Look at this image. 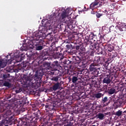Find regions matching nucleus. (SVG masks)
Segmentation results:
<instances>
[{"label":"nucleus","instance_id":"obj_1","mask_svg":"<svg viewBox=\"0 0 126 126\" xmlns=\"http://www.w3.org/2000/svg\"><path fill=\"white\" fill-rule=\"evenodd\" d=\"M33 39L29 40L27 42V47L30 49L35 48L36 51H41L44 48V41L40 39L43 37V32L41 31H36L33 34Z\"/></svg>","mask_w":126,"mask_h":126},{"label":"nucleus","instance_id":"obj_2","mask_svg":"<svg viewBox=\"0 0 126 126\" xmlns=\"http://www.w3.org/2000/svg\"><path fill=\"white\" fill-rule=\"evenodd\" d=\"M43 75H44L43 72H39L36 73L34 78L24 75L23 77V81L26 85H28L36 89L41 87L42 82L40 80L42 79Z\"/></svg>","mask_w":126,"mask_h":126},{"label":"nucleus","instance_id":"obj_3","mask_svg":"<svg viewBox=\"0 0 126 126\" xmlns=\"http://www.w3.org/2000/svg\"><path fill=\"white\" fill-rule=\"evenodd\" d=\"M33 114L35 115V117L33 118L32 114H27L22 118L21 121L23 123V125L26 126H30L32 123L35 125L37 124L39 120V118L37 117L38 114L33 113Z\"/></svg>","mask_w":126,"mask_h":126},{"label":"nucleus","instance_id":"obj_4","mask_svg":"<svg viewBox=\"0 0 126 126\" xmlns=\"http://www.w3.org/2000/svg\"><path fill=\"white\" fill-rule=\"evenodd\" d=\"M100 65L95 63H91L90 65L89 69L90 71H92V74L94 75V76L97 77L99 75V72H100Z\"/></svg>","mask_w":126,"mask_h":126},{"label":"nucleus","instance_id":"obj_5","mask_svg":"<svg viewBox=\"0 0 126 126\" xmlns=\"http://www.w3.org/2000/svg\"><path fill=\"white\" fill-rule=\"evenodd\" d=\"M90 44H91L90 45ZM84 45H85V46L90 45V50L91 51H96L99 49V45L96 43H91V42H90V38H89V37L88 36L85 37L84 41Z\"/></svg>","mask_w":126,"mask_h":126},{"label":"nucleus","instance_id":"obj_6","mask_svg":"<svg viewBox=\"0 0 126 126\" xmlns=\"http://www.w3.org/2000/svg\"><path fill=\"white\" fill-rule=\"evenodd\" d=\"M90 37L91 36L92 37H94V38H92V40H94L95 42L96 41V44L97 45H100V44H103V40H104V36L102 35H99L98 37L95 35H94V33L93 32H91L90 34L89 35Z\"/></svg>","mask_w":126,"mask_h":126},{"label":"nucleus","instance_id":"obj_7","mask_svg":"<svg viewBox=\"0 0 126 126\" xmlns=\"http://www.w3.org/2000/svg\"><path fill=\"white\" fill-rule=\"evenodd\" d=\"M4 60H5L0 61V67L3 68L5 66H6L7 63H11V62H12V59H11V55H7Z\"/></svg>","mask_w":126,"mask_h":126},{"label":"nucleus","instance_id":"obj_8","mask_svg":"<svg viewBox=\"0 0 126 126\" xmlns=\"http://www.w3.org/2000/svg\"><path fill=\"white\" fill-rule=\"evenodd\" d=\"M78 74L79 73L75 71L71 72L70 73V75L72 76L71 81L73 83L75 84L77 82V80H78Z\"/></svg>","mask_w":126,"mask_h":126},{"label":"nucleus","instance_id":"obj_9","mask_svg":"<svg viewBox=\"0 0 126 126\" xmlns=\"http://www.w3.org/2000/svg\"><path fill=\"white\" fill-rule=\"evenodd\" d=\"M116 28L117 30V33H118L120 35L124 34L126 31V27L122 25H120V24L116 27Z\"/></svg>","mask_w":126,"mask_h":126},{"label":"nucleus","instance_id":"obj_10","mask_svg":"<svg viewBox=\"0 0 126 126\" xmlns=\"http://www.w3.org/2000/svg\"><path fill=\"white\" fill-rule=\"evenodd\" d=\"M102 46L104 47V49L107 51V53L108 52H112V51H114V46L111 44H106L105 45H104V43L102 44Z\"/></svg>","mask_w":126,"mask_h":126},{"label":"nucleus","instance_id":"obj_11","mask_svg":"<svg viewBox=\"0 0 126 126\" xmlns=\"http://www.w3.org/2000/svg\"><path fill=\"white\" fill-rule=\"evenodd\" d=\"M53 58L54 59H60V61H61V60H63V54L61 52H56L53 54Z\"/></svg>","mask_w":126,"mask_h":126},{"label":"nucleus","instance_id":"obj_12","mask_svg":"<svg viewBox=\"0 0 126 126\" xmlns=\"http://www.w3.org/2000/svg\"><path fill=\"white\" fill-rule=\"evenodd\" d=\"M55 53V51L53 50H43V53H42V55H44V56H53L54 54Z\"/></svg>","mask_w":126,"mask_h":126},{"label":"nucleus","instance_id":"obj_13","mask_svg":"<svg viewBox=\"0 0 126 126\" xmlns=\"http://www.w3.org/2000/svg\"><path fill=\"white\" fill-rule=\"evenodd\" d=\"M64 22L66 23V24H67L68 28H69L70 30H72V23H73V21L68 18L66 20L64 21Z\"/></svg>","mask_w":126,"mask_h":126},{"label":"nucleus","instance_id":"obj_14","mask_svg":"<svg viewBox=\"0 0 126 126\" xmlns=\"http://www.w3.org/2000/svg\"><path fill=\"white\" fill-rule=\"evenodd\" d=\"M123 102L121 101V99H117L114 101L113 106L115 107V109H118L122 106Z\"/></svg>","mask_w":126,"mask_h":126},{"label":"nucleus","instance_id":"obj_15","mask_svg":"<svg viewBox=\"0 0 126 126\" xmlns=\"http://www.w3.org/2000/svg\"><path fill=\"white\" fill-rule=\"evenodd\" d=\"M111 78L110 75H107V77H105L103 80V83H105L106 84H110L111 83Z\"/></svg>","mask_w":126,"mask_h":126},{"label":"nucleus","instance_id":"obj_16","mask_svg":"<svg viewBox=\"0 0 126 126\" xmlns=\"http://www.w3.org/2000/svg\"><path fill=\"white\" fill-rule=\"evenodd\" d=\"M98 4H99L98 2H94L90 4V8L92 9V10H94V8H96V7Z\"/></svg>","mask_w":126,"mask_h":126},{"label":"nucleus","instance_id":"obj_17","mask_svg":"<svg viewBox=\"0 0 126 126\" xmlns=\"http://www.w3.org/2000/svg\"><path fill=\"white\" fill-rule=\"evenodd\" d=\"M107 93H108V94L112 95L114 94L115 92H116V89L114 88H108V89L107 90Z\"/></svg>","mask_w":126,"mask_h":126},{"label":"nucleus","instance_id":"obj_18","mask_svg":"<svg viewBox=\"0 0 126 126\" xmlns=\"http://www.w3.org/2000/svg\"><path fill=\"white\" fill-rule=\"evenodd\" d=\"M10 75L8 73H6L3 75V78L4 80H6V81L10 82L11 81V79L9 78Z\"/></svg>","mask_w":126,"mask_h":126},{"label":"nucleus","instance_id":"obj_19","mask_svg":"<svg viewBox=\"0 0 126 126\" xmlns=\"http://www.w3.org/2000/svg\"><path fill=\"white\" fill-rule=\"evenodd\" d=\"M66 17H67V12H66V11L64 10L62 12L61 18L62 20H63V19H64V18H66Z\"/></svg>","mask_w":126,"mask_h":126},{"label":"nucleus","instance_id":"obj_20","mask_svg":"<svg viewBox=\"0 0 126 126\" xmlns=\"http://www.w3.org/2000/svg\"><path fill=\"white\" fill-rule=\"evenodd\" d=\"M100 52H99V54L100 55H103V56H106V55H107V50H106V49H105V47H104V49H102V48H98L99 51H100Z\"/></svg>","mask_w":126,"mask_h":126},{"label":"nucleus","instance_id":"obj_21","mask_svg":"<svg viewBox=\"0 0 126 126\" xmlns=\"http://www.w3.org/2000/svg\"><path fill=\"white\" fill-rule=\"evenodd\" d=\"M42 26L44 27L45 28H50L51 27V23L49 22L48 21H47L45 22V23L44 24V23H42Z\"/></svg>","mask_w":126,"mask_h":126},{"label":"nucleus","instance_id":"obj_22","mask_svg":"<svg viewBox=\"0 0 126 126\" xmlns=\"http://www.w3.org/2000/svg\"><path fill=\"white\" fill-rule=\"evenodd\" d=\"M54 26L56 28H62V24L61 23V21H58V22H56L54 23Z\"/></svg>","mask_w":126,"mask_h":126},{"label":"nucleus","instance_id":"obj_23","mask_svg":"<svg viewBox=\"0 0 126 126\" xmlns=\"http://www.w3.org/2000/svg\"><path fill=\"white\" fill-rule=\"evenodd\" d=\"M79 65H80V66H82V67H86L87 65V62L86 61H81L79 63Z\"/></svg>","mask_w":126,"mask_h":126},{"label":"nucleus","instance_id":"obj_24","mask_svg":"<svg viewBox=\"0 0 126 126\" xmlns=\"http://www.w3.org/2000/svg\"><path fill=\"white\" fill-rule=\"evenodd\" d=\"M60 88V83H57L55 84L52 87L53 90H54V91H56V90H58Z\"/></svg>","mask_w":126,"mask_h":126},{"label":"nucleus","instance_id":"obj_25","mask_svg":"<svg viewBox=\"0 0 126 126\" xmlns=\"http://www.w3.org/2000/svg\"><path fill=\"white\" fill-rule=\"evenodd\" d=\"M67 122H68L69 125L71 126H73V124L75 123V121L73 120V118L72 117H70V120H68Z\"/></svg>","mask_w":126,"mask_h":126},{"label":"nucleus","instance_id":"obj_26","mask_svg":"<svg viewBox=\"0 0 126 126\" xmlns=\"http://www.w3.org/2000/svg\"><path fill=\"white\" fill-rule=\"evenodd\" d=\"M3 86L10 88V87H11V84L9 83V81H5V82L3 83Z\"/></svg>","mask_w":126,"mask_h":126},{"label":"nucleus","instance_id":"obj_27","mask_svg":"<svg viewBox=\"0 0 126 126\" xmlns=\"http://www.w3.org/2000/svg\"><path fill=\"white\" fill-rule=\"evenodd\" d=\"M96 117L97 119H99V120H104V115L102 113H98Z\"/></svg>","mask_w":126,"mask_h":126},{"label":"nucleus","instance_id":"obj_28","mask_svg":"<svg viewBox=\"0 0 126 126\" xmlns=\"http://www.w3.org/2000/svg\"><path fill=\"white\" fill-rule=\"evenodd\" d=\"M115 116H117V117H121V116L123 115V111L119 110L115 113Z\"/></svg>","mask_w":126,"mask_h":126},{"label":"nucleus","instance_id":"obj_29","mask_svg":"<svg viewBox=\"0 0 126 126\" xmlns=\"http://www.w3.org/2000/svg\"><path fill=\"white\" fill-rule=\"evenodd\" d=\"M53 65L55 67H60V63L58 61H54L53 63Z\"/></svg>","mask_w":126,"mask_h":126},{"label":"nucleus","instance_id":"obj_30","mask_svg":"<svg viewBox=\"0 0 126 126\" xmlns=\"http://www.w3.org/2000/svg\"><path fill=\"white\" fill-rule=\"evenodd\" d=\"M75 63H78L79 64V63L81 62V59L79 58V57H76L75 58Z\"/></svg>","mask_w":126,"mask_h":126},{"label":"nucleus","instance_id":"obj_31","mask_svg":"<svg viewBox=\"0 0 126 126\" xmlns=\"http://www.w3.org/2000/svg\"><path fill=\"white\" fill-rule=\"evenodd\" d=\"M95 98L97 99H99L102 97V94L101 93H97L94 94Z\"/></svg>","mask_w":126,"mask_h":126},{"label":"nucleus","instance_id":"obj_32","mask_svg":"<svg viewBox=\"0 0 126 126\" xmlns=\"http://www.w3.org/2000/svg\"><path fill=\"white\" fill-rule=\"evenodd\" d=\"M66 48L68 50H70V49H73L74 47L72 46V44H69L66 45Z\"/></svg>","mask_w":126,"mask_h":126},{"label":"nucleus","instance_id":"obj_33","mask_svg":"<svg viewBox=\"0 0 126 126\" xmlns=\"http://www.w3.org/2000/svg\"><path fill=\"white\" fill-rule=\"evenodd\" d=\"M12 113L11 112V111L8 110L5 111V115H6V116H10L11 115H12Z\"/></svg>","mask_w":126,"mask_h":126},{"label":"nucleus","instance_id":"obj_34","mask_svg":"<svg viewBox=\"0 0 126 126\" xmlns=\"http://www.w3.org/2000/svg\"><path fill=\"white\" fill-rule=\"evenodd\" d=\"M102 103H106V102H108V97L105 96L102 99Z\"/></svg>","mask_w":126,"mask_h":126},{"label":"nucleus","instance_id":"obj_35","mask_svg":"<svg viewBox=\"0 0 126 126\" xmlns=\"http://www.w3.org/2000/svg\"><path fill=\"white\" fill-rule=\"evenodd\" d=\"M95 52H96V51L90 50V53H89V54L90 55V56L93 57V56H94V53H95Z\"/></svg>","mask_w":126,"mask_h":126},{"label":"nucleus","instance_id":"obj_36","mask_svg":"<svg viewBox=\"0 0 126 126\" xmlns=\"http://www.w3.org/2000/svg\"><path fill=\"white\" fill-rule=\"evenodd\" d=\"M115 27L114 26H111L109 28V31L110 32H112V31H115Z\"/></svg>","mask_w":126,"mask_h":126},{"label":"nucleus","instance_id":"obj_37","mask_svg":"<svg viewBox=\"0 0 126 126\" xmlns=\"http://www.w3.org/2000/svg\"><path fill=\"white\" fill-rule=\"evenodd\" d=\"M52 80L53 81H58L59 80V76L53 77L52 78Z\"/></svg>","mask_w":126,"mask_h":126},{"label":"nucleus","instance_id":"obj_38","mask_svg":"<svg viewBox=\"0 0 126 126\" xmlns=\"http://www.w3.org/2000/svg\"><path fill=\"white\" fill-rule=\"evenodd\" d=\"M94 61L97 62L98 63H100V57H97L94 58Z\"/></svg>","mask_w":126,"mask_h":126},{"label":"nucleus","instance_id":"obj_39","mask_svg":"<svg viewBox=\"0 0 126 126\" xmlns=\"http://www.w3.org/2000/svg\"><path fill=\"white\" fill-rule=\"evenodd\" d=\"M104 63V58L99 57V63Z\"/></svg>","mask_w":126,"mask_h":126},{"label":"nucleus","instance_id":"obj_40","mask_svg":"<svg viewBox=\"0 0 126 126\" xmlns=\"http://www.w3.org/2000/svg\"><path fill=\"white\" fill-rule=\"evenodd\" d=\"M102 15H103V14H100L99 13H96V14L97 18H100V17H101V16H102Z\"/></svg>","mask_w":126,"mask_h":126},{"label":"nucleus","instance_id":"obj_41","mask_svg":"<svg viewBox=\"0 0 126 126\" xmlns=\"http://www.w3.org/2000/svg\"><path fill=\"white\" fill-rule=\"evenodd\" d=\"M6 71L7 72H14V70L12 69H6Z\"/></svg>","mask_w":126,"mask_h":126},{"label":"nucleus","instance_id":"obj_42","mask_svg":"<svg viewBox=\"0 0 126 126\" xmlns=\"http://www.w3.org/2000/svg\"><path fill=\"white\" fill-rule=\"evenodd\" d=\"M71 63V62L68 60L67 61L66 60L64 63L65 64H69V63Z\"/></svg>","mask_w":126,"mask_h":126},{"label":"nucleus","instance_id":"obj_43","mask_svg":"<svg viewBox=\"0 0 126 126\" xmlns=\"http://www.w3.org/2000/svg\"><path fill=\"white\" fill-rule=\"evenodd\" d=\"M45 107L46 111H47V112L49 111V105H46Z\"/></svg>","mask_w":126,"mask_h":126},{"label":"nucleus","instance_id":"obj_44","mask_svg":"<svg viewBox=\"0 0 126 126\" xmlns=\"http://www.w3.org/2000/svg\"><path fill=\"white\" fill-rule=\"evenodd\" d=\"M76 48V50H79V48H80V45H76L74 46L73 48Z\"/></svg>","mask_w":126,"mask_h":126},{"label":"nucleus","instance_id":"obj_45","mask_svg":"<svg viewBox=\"0 0 126 126\" xmlns=\"http://www.w3.org/2000/svg\"><path fill=\"white\" fill-rule=\"evenodd\" d=\"M21 51L22 52H23L24 51H26V48H21Z\"/></svg>","mask_w":126,"mask_h":126},{"label":"nucleus","instance_id":"obj_46","mask_svg":"<svg viewBox=\"0 0 126 126\" xmlns=\"http://www.w3.org/2000/svg\"><path fill=\"white\" fill-rule=\"evenodd\" d=\"M24 59V57H21L20 59V62H21V61H23V60Z\"/></svg>","mask_w":126,"mask_h":126},{"label":"nucleus","instance_id":"obj_47","mask_svg":"<svg viewBox=\"0 0 126 126\" xmlns=\"http://www.w3.org/2000/svg\"><path fill=\"white\" fill-rule=\"evenodd\" d=\"M10 98H11V96L9 95L6 97V99H10Z\"/></svg>","mask_w":126,"mask_h":126},{"label":"nucleus","instance_id":"obj_48","mask_svg":"<svg viewBox=\"0 0 126 126\" xmlns=\"http://www.w3.org/2000/svg\"><path fill=\"white\" fill-rule=\"evenodd\" d=\"M68 79L69 81L70 82V81L71 80V78H70V77H69L68 78Z\"/></svg>","mask_w":126,"mask_h":126},{"label":"nucleus","instance_id":"obj_49","mask_svg":"<svg viewBox=\"0 0 126 126\" xmlns=\"http://www.w3.org/2000/svg\"><path fill=\"white\" fill-rule=\"evenodd\" d=\"M66 126H71L69 123H68V122H67V124H66Z\"/></svg>","mask_w":126,"mask_h":126},{"label":"nucleus","instance_id":"obj_50","mask_svg":"<svg viewBox=\"0 0 126 126\" xmlns=\"http://www.w3.org/2000/svg\"><path fill=\"white\" fill-rule=\"evenodd\" d=\"M91 13H92V14H95V11H93V12H91Z\"/></svg>","mask_w":126,"mask_h":126},{"label":"nucleus","instance_id":"obj_51","mask_svg":"<svg viewBox=\"0 0 126 126\" xmlns=\"http://www.w3.org/2000/svg\"><path fill=\"white\" fill-rule=\"evenodd\" d=\"M77 113H79V108H77Z\"/></svg>","mask_w":126,"mask_h":126},{"label":"nucleus","instance_id":"obj_52","mask_svg":"<svg viewBox=\"0 0 126 126\" xmlns=\"http://www.w3.org/2000/svg\"><path fill=\"white\" fill-rule=\"evenodd\" d=\"M19 92H19V91H18V90H16V93H19Z\"/></svg>","mask_w":126,"mask_h":126},{"label":"nucleus","instance_id":"obj_53","mask_svg":"<svg viewBox=\"0 0 126 126\" xmlns=\"http://www.w3.org/2000/svg\"><path fill=\"white\" fill-rule=\"evenodd\" d=\"M75 28V26H73V25H72V29H74Z\"/></svg>","mask_w":126,"mask_h":126},{"label":"nucleus","instance_id":"obj_54","mask_svg":"<svg viewBox=\"0 0 126 126\" xmlns=\"http://www.w3.org/2000/svg\"><path fill=\"white\" fill-rule=\"evenodd\" d=\"M123 114H126V111H124L123 112Z\"/></svg>","mask_w":126,"mask_h":126},{"label":"nucleus","instance_id":"obj_55","mask_svg":"<svg viewBox=\"0 0 126 126\" xmlns=\"http://www.w3.org/2000/svg\"><path fill=\"white\" fill-rule=\"evenodd\" d=\"M47 36H51V33H49L48 34H47Z\"/></svg>","mask_w":126,"mask_h":126},{"label":"nucleus","instance_id":"obj_56","mask_svg":"<svg viewBox=\"0 0 126 126\" xmlns=\"http://www.w3.org/2000/svg\"><path fill=\"white\" fill-rule=\"evenodd\" d=\"M48 57L47 58H43L44 60H47V59H48Z\"/></svg>","mask_w":126,"mask_h":126},{"label":"nucleus","instance_id":"obj_57","mask_svg":"<svg viewBox=\"0 0 126 126\" xmlns=\"http://www.w3.org/2000/svg\"><path fill=\"white\" fill-rule=\"evenodd\" d=\"M105 115H109V113H105Z\"/></svg>","mask_w":126,"mask_h":126},{"label":"nucleus","instance_id":"obj_58","mask_svg":"<svg viewBox=\"0 0 126 126\" xmlns=\"http://www.w3.org/2000/svg\"><path fill=\"white\" fill-rule=\"evenodd\" d=\"M64 121L65 122V121H66V119H65V120H64Z\"/></svg>","mask_w":126,"mask_h":126},{"label":"nucleus","instance_id":"obj_59","mask_svg":"<svg viewBox=\"0 0 126 126\" xmlns=\"http://www.w3.org/2000/svg\"><path fill=\"white\" fill-rule=\"evenodd\" d=\"M34 63V61H32V63Z\"/></svg>","mask_w":126,"mask_h":126},{"label":"nucleus","instance_id":"obj_60","mask_svg":"<svg viewBox=\"0 0 126 126\" xmlns=\"http://www.w3.org/2000/svg\"><path fill=\"white\" fill-rule=\"evenodd\" d=\"M105 11H106V12H108L106 10H105Z\"/></svg>","mask_w":126,"mask_h":126},{"label":"nucleus","instance_id":"obj_61","mask_svg":"<svg viewBox=\"0 0 126 126\" xmlns=\"http://www.w3.org/2000/svg\"><path fill=\"white\" fill-rule=\"evenodd\" d=\"M108 103V104H110V101Z\"/></svg>","mask_w":126,"mask_h":126},{"label":"nucleus","instance_id":"obj_62","mask_svg":"<svg viewBox=\"0 0 126 126\" xmlns=\"http://www.w3.org/2000/svg\"><path fill=\"white\" fill-rule=\"evenodd\" d=\"M84 8H86V6H84Z\"/></svg>","mask_w":126,"mask_h":126},{"label":"nucleus","instance_id":"obj_63","mask_svg":"<svg viewBox=\"0 0 126 126\" xmlns=\"http://www.w3.org/2000/svg\"><path fill=\"white\" fill-rule=\"evenodd\" d=\"M125 26L126 27V25H125Z\"/></svg>","mask_w":126,"mask_h":126},{"label":"nucleus","instance_id":"obj_64","mask_svg":"<svg viewBox=\"0 0 126 126\" xmlns=\"http://www.w3.org/2000/svg\"><path fill=\"white\" fill-rule=\"evenodd\" d=\"M52 19H54V18H52Z\"/></svg>","mask_w":126,"mask_h":126}]
</instances>
